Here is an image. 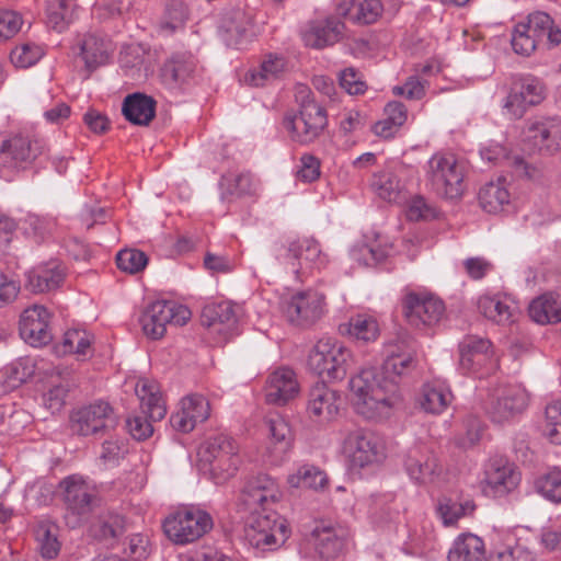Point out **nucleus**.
<instances>
[{"label":"nucleus","mask_w":561,"mask_h":561,"mask_svg":"<svg viewBox=\"0 0 561 561\" xmlns=\"http://www.w3.org/2000/svg\"><path fill=\"white\" fill-rule=\"evenodd\" d=\"M188 19V8L181 0H171L165 8L163 20L160 22V28L169 34L184 26Z\"/></svg>","instance_id":"nucleus-48"},{"label":"nucleus","mask_w":561,"mask_h":561,"mask_svg":"<svg viewBox=\"0 0 561 561\" xmlns=\"http://www.w3.org/2000/svg\"><path fill=\"white\" fill-rule=\"evenodd\" d=\"M339 14L357 24L375 23L382 12L380 0H348L337 7Z\"/></svg>","instance_id":"nucleus-28"},{"label":"nucleus","mask_w":561,"mask_h":561,"mask_svg":"<svg viewBox=\"0 0 561 561\" xmlns=\"http://www.w3.org/2000/svg\"><path fill=\"white\" fill-rule=\"evenodd\" d=\"M22 18L15 11L0 10V43L14 36L21 28Z\"/></svg>","instance_id":"nucleus-59"},{"label":"nucleus","mask_w":561,"mask_h":561,"mask_svg":"<svg viewBox=\"0 0 561 561\" xmlns=\"http://www.w3.org/2000/svg\"><path fill=\"white\" fill-rule=\"evenodd\" d=\"M59 489L68 511L66 518L73 527L101 507L102 497L79 476L66 477L59 482Z\"/></svg>","instance_id":"nucleus-6"},{"label":"nucleus","mask_w":561,"mask_h":561,"mask_svg":"<svg viewBox=\"0 0 561 561\" xmlns=\"http://www.w3.org/2000/svg\"><path fill=\"white\" fill-rule=\"evenodd\" d=\"M529 317L539 324L561 322V301L552 294H543L529 305Z\"/></svg>","instance_id":"nucleus-37"},{"label":"nucleus","mask_w":561,"mask_h":561,"mask_svg":"<svg viewBox=\"0 0 561 561\" xmlns=\"http://www.w3.org/2000/svg\"><path fill=\"white\" fill-rule=\"evenodd\" d=\"M371 187L380 198L396 203L400 199L404 185L393 170L386 169L374 174Z\"/></svg>","instance_id":"nucleus-38"},{"label":"nucleus","mask_w":561,"mask_h":561,"mask_svg":"<svg viewBox=\"0 0 561 561\" xmlns=\"http://www.w3.org/2000/svg\"><path fill=\"white\" fill-rule=\"evenodd\" d=\"M535 488L545 499L561 503V470L554 468L540 476L535 482Z\"/></svg>","instance_id":"nucleus-51"},{"label":"nucleus","mask_w":561,"mask_h":561,"mask_svg":"<svg viewBox=\"0 0 561 561\" xmlns=\"http://www.w3.org/2000/svg\"><path fill=\"white\" fill-rule=\"evenodd\" d=\"M43 141L30 136L15 135L3 140L0 148V165L12 170L25 169L43 152Z\"/></svg>","instance_id":"nucleus-18"},{"label":"nucleus","mask_w":561,"mask_h":561,"mask_svg":"<svg viewBox=\"0 0 561 561\" xmlns=\"http://www.w3.org/2000/svg\"><path fill=\"white\" fill-rule=\"evenodd\" d=\"M127 517L114 508L101 510L89 525V536L99 542L117 543L128 530Z\"/></svg>","instance_id":"nucleus-20"},{"label":"nucleus","mask_w":561,"mask_h":561,"mask_svg":"<svg viewBox=\"0 0 561 561\" xmlns=\"http://www.w3.org/2000/svg\"><path fill=\"white\" fill-rule=\"evenodd\" d=\"M239 446L237 442L219 434L208 438L198 450L199 461L207 469L214 482L221 484L232 478L240 465Z\"/></svg>","instance_id":"nucleus-3"},{"label":"nucleus","mask_w":561,"mask_h":561,"mask_svg":"<svg viewBox=\"0 0 561 561\" xmlns=\"http://www.w3.org/2000/svg\"><path fill=\"white\" fill-rule=\"evenodd\" d=\"M546 98L543 82L531 75H515L511 78L502 108L510 118L519 119L529 107L540 104Z\"/></svg>","instance_id":"nucleus-7"},{"label":"nucleus","mask_w":561,"mask_h":561,"mask_svg":"<svg viewBox=\"0 0 561 561\" xmlns=\"http://www.w3.org/2000/svg\"><path fill=\"white\" fill-rule=\"evenodd\" d=\"M70 385L67 383H58L54 385L45 394L44 402L45 405L53 412H58L65 405L66 397L69 392Z\"/></svg>","instance_id":"nucleus-63"},{"label":"nucleus","mask_w":561,"mask_h":561,"mask_svg":"<svg viewBox=\"0 0 561 561\" xmlns=\"http://www.w3.org/2000/svg\"><path fill=\"white\" fill-rule=\"evenodd\" d=\"M344 451L353 468H365L380 463L385 457V446L381 439L366 428L348 431L343 442Z\"/></svg>","instance_id":"nucleus-13"},{"label":"nucleus","mask_w":561,"mask_h":561,"mask_svg":"<svg viewBox=\"0 0 561 561\" xmlns=\"http://www.w3.org/2000/svg\"><path fill=\"white\" fill-rule=\"evenodd\" d=\"M339 397L324 382H318L311 388L308 400L309 413L319 421H330L339 412Z\"/></svg>","instance_id":"nucleus-27"},{"label":"nucleus","mask_w":561,"mask_h":561,"mask_svg":"<svg viewBox=\"0 0 561 561\" xmlns=\"http://www.w3.org/2000/svg\"><path fill=\"white\" fill-rule=\"evenodd\" d=\"M306 539L320 559L334 560L344 552L350 539V533L341 525L319 522Z\"/></svg>","instance_id":"nucleus-16"},{"label":"nucleus","mask_w":561,"mask_h":561,"mask_svg":"<svg viewBox=\"0 0 561 561\" xmlns=\"http://www.w3.org/2000/svg\"><path fill=\"white\" fill-rule=\"evenodd\" d=\"M221 186L224 187V194L237 197L252 195L255 192V183L249 172L240 173L238 175H224L221 179Z\"/></svg>","instance_id":"nucleus-49"},{"label":"nucleus","mask_w":561,"mask_h":561,"mask_svg":"<svg viewBox=\"0 0 561 561\" xmlns=\"http://www.w3.org/2000/svg\"><path fill=\"white\" fill-rule=\"evenodd\" d=\"M37 548L44 559H55L60 551V542L56 529L48 525H39L36 528Z\"/></svg>","instance_id":"nucleus-52"},{"label":"nucleus","mask_w":561,"mask_h":561,"mask_svg":"<svg viewBox=\"0 0 561 561\" xmlns=\"http://www.w3.org/2000/svg\"><path fill=\"white\" fill-rule=\"evenodd\" d=\"M453 400L451 391L440 382H428L422 388L419 404L421 409L431 414H440Z\"/></svg>","instance_id":"nucleus-34"},{"label":"nucleus","mask_w":561,"mask_h":561,"mask_svg":"<svg viewBox=\"0 0 561 561\" xmlns=\"http://www.w3.org/2000/svg\"><path fill=\"white\" fill-rule=\"evenodd\" d=\"M485 481L496 492L506 493L519 483V472L507 460L495 459L488 466Z\"/></svg>","instance_id":"nucleus-30"},{"label":"nucleus","mask_w":561,"mask_h":561,"mask_svg":"<svg viewBox=\"0 0 561 561\" xmlns=\"http://www.w3.org/2000/svg\"><path fill=\"white\" fill-rule=\"evenodd\" d=\"M353 255L357 261L363 262L364 265L371 266L383 262L389 255V251L380 247L363 245L357 251H353Z\"/></svg>","instance_id":"nucleus-64"},{"label":"nucleus","mask_w":561,"mask_h":561,"mask_svg":"<svg viewBox=\"0 0 561 561\" xmlns=\"http://www.w3.org/2000/svg\"><path fill=\"white\" fill-rule=\"evenodd\" d=\"M135 392L146 416L135 415L126 420V428L136 440H145L153 433L151 422L161 421L167 413L158 386L149 380L137 382Z\"/></svg>","instance_id":"nucleus-5"},{"label":"nucleus","mask_w":561,"mask_h":561,"mask_svg":"<svg viewBox=\"0 0 561 561\" xmlns=\"http://www.w3.org/2000/svg\"><path fill=\"white\" fill-rule=\"evenodd\" d=\"M511 44L514 51L522 56H530L540 46L526 22H519L514 26Z\"/></svg>","instance_id":"nucleus-50"},{"label":"nucleus","mask_w":561,"mask_h":561,"mask_svg":"<svg viewBox=\"0 0 561 561\" xmlns=\"http://www.w3.org/2000/svg\"><path fill=\"white\" fill-rule=\"evenodd\" d=\"M80 50L85 68L92 71L106 64L110 57L111 43L96 35L89 34L83 38Z\"/></svg>","instance_id":"nucleus-36"},{"label":"nucleus","mask_w":561,"mask_h":561,"mask_svg":"<svg viewBox=\"0 0 561 561\" xmlns=\"http://www.w3.org/2000/svg\"><path fill=\"white\" fill-rule=\"evenodd\" d=\"M214 526L211 516L202 510H182L168 516L163 533L175 545L185 546L196 541Z\"/></svg>","instance_id":"nucleus-8"},{"label":"nucleus","mask_w":561,"mask_h":561,"mask_svg":"<svg viewBox=\"0 0 561 561\" xmlns=\"http://www.w3.org/2000/svg\"><path fill=\"white\" fill-rule=\"evenodd\" d=\"M157 101L142 92L127 94L122 103V114L127 122L137 126H149L156 117Z\"/></svg>","instance_id":"nucleus-25"},{"label":"nucleus","mask_w":561,"mask_h":561,"mask_svg":"<svg viewBox=\"0 0 561 561\" xmlns=\"http://www.w3.org/2000/svg\"><path fill=\"white\" fill-rule=\"evenodd\" d=\"M426 81L416 76L409 77L404 84L392 88V93L398 96H404L408 100H421L425 95Z\"/></svg>","instance_id":"nucleus-60"},{"label":"nucleus","mask_w":561,"mask_h":561,"mask_svg":"<svg viewBox=\"0 0 561 561\" xmlns=\"http://www.w3.org/2000/svg\"><path fill=\"white\" fill-rule=\"evenodd\" d=\"M476 510L472 500L457 502L449 497H443L438 501L437 513L445 526L455 525L459 518L470 515Z\"/></svg>","instance_id":"nucleus-44"},{"label":"nucleus","mask_w":561,"mask_h":561,"mask_svg":"<svg viewBox=\"0 0 561 561\" xmlns=\"http://www.w3.org/2000/svg\"><path fill=\"white\" fill-rule=\"evenodd\" d=\"M351 351L331 336L319 339L309 352L307 365L318 376L328 380H342L351 367Z\"/></svg>","instance_id":"nucleus-4"},{"label":"nucleus","mask_w":561,"mask_h":561,"mask_svg":"<svg viewBox=\"0 0 561 561\" xmlns=\"http://www.w3.org/2000/svg\"><path fill=\"white\" fill-rule=\"evenodd\" d=\"M486 561H536V559L527 549L516 546L491 552Z\"/></svg>","instance_id":"nucleus-61"},{"label":"nucleus","mask_w":561,"mask_h":561,"mask_svg":"<svg viewBox=\"0 0 561 561\" xmlns=\"http://www.w3.org/2000/svg\"><path fill=\"white\" fill-rule=\"evenodd\" d=\"M526 23L527 27H530L534 38H537L540 45L554 47L561 43V30L548 13L533 12L527 16Z\"/></svg>","instance_id":"nucleus-31"},{"label":"nucleus","mask_w":561,"mask_h":561,"mask_svg":"<svg viewBox=\"0 0 561 561\" xmlns=\"http://www.w3.org/2000/svg\"><path fill=\"white\" fill-rule=\"evenodd\" d=\"M288 483L294 488L323 490L328 484V477L324 471L317 467L304 466L297 474L288 477Z\"/></svg>","instance_id":"nucleus-46"},{"label":"nucleus","mask_w":561,"mask_h":561,"mask_svg":"<svg viewBox=\"0 0 561 561\" xmlns=\"http://www.w3.org/2000/svg\"><path fill=\"white\" fill-rule=\"evenodd\" d=\"M321 175V161L311 153H304L299 158L295 176L304 183H313Z\"/></svg>","instance_id":"nucleus-57"},{"label":"nucleus","mask_w":561,"mask_h":561,"mask_svg":"<svg viewBox=\"0 0 561 561\" xmlns=\"http://www.w3.org/2000/svg\"><path fill=\"white\" fill-rule=\"evenodd\" d=\"M181 408L187 412L191 419L197 423H203L209 417V402L202 394H188L181 400Z\"/></svg>","instance_id":"nucleus-56"},{"label":"nucleus","mask_w":561,"mask_h":561,"mask_svg":"<svg viewBox=\"0 0 561 561\" xmlns=\"http://www.w3.org/2000/svg\"><path fill=\"white\" fill-rule=\"evenodd\" d=\"M344 27V23L334 16L311 21L301 33L302 41L308 47L322 49L341 41Z\"/></svg>","instance_id":"nucleus-23"},{"label":"nucleus","mask_w":561,"mask_h":561,"mask_svg":"<svg viewBox=\"0 0 561 561\" xmlns=\"http://www.w3.org/2000/svg\"><path fill=\"white\" fill-rule=\"evenodd\" d=\"M148 263V256L138 249H123L116 255L117 267L126 273L136 274Z\"/></svg>","instance_id":"nucleus-53"},{"label":"nucleus","mask_w":561,"mask_h":561,"mask_svg":"<svg viewBox=\"0 0 561 561\" xmlns=\"http://www.w3.org/2000/svg\"><path fill=\"white\" fill-rule=\"evenodd\" d=\"M426 178L433 191L444 198H458L463 192V169L451 154H434Z\"/></svg>","instance_id":"nucleus-10"},{"label":"nucleus","mask_w":561,"mask_h":561,"mask_svg":"<svg viewBox=\"0 0 561 561\" xmlns=\"http://www.w3.org/2000/svg\"><path fill=\"white\" fill-rule=\"evenodd\" d=\"M478 310L486 319L497 324H508L513 321L516 308L497 297L482 296L478 300Z\"/></svg>","instance_id":"nucleus-41"},{"label":"nucleus","mask_w":561,"mask_h":561,"mask_svg":"<svg viewBox=\"0 0 561 561\" xmlns=\"http://www.w3.org/2000/svg\"><path fill=\"white\" fill-rule=\"evenodd\" d=\"M445 304L430 293L409 290L402 297V312L408 323L416 329L433 328L445 316Z\"/></svg>","instance_id":"nucleus-12"},{"label":"nucleus","mask_w":561,"mask_h":561,"mask_svg":"<svg viewBox=\"0 0 561 561\" xmlns=\"http://www.w3.org/2000/svg\"><path fill=\"white\" fill-rule=\"evenodd\" d=\"M221 28L226 33L227 45L238 48L250 38L251 19L242 10H232L224 18Z\"/></svg>","instance_id":"nucleus-33"},{"label":"nucleus","mask_w":561,"mask_h":561,"mask_svg":"<svg viewBox=\"0 0 561 561\" xmlns=\"http://www.w3.org/2000/svg\"><path fill=\"white\" fill-rule=\"evenodd\" d=\"M237 321L233 305L230 301H220L206 305L201 313V323L210 328L219 324H234Z\"/></svg>","instance_id":"nucleus-43"},{"label":"nucleus","mask_w":561,"mask_h":561,"mask_svg":"<svg viewBox=\"0 0 561 561\" xmlns=\"http://www.w3.org/2000/svg\"><path fill=\"white\" fill-rule=\"evenodd\" d=\"M286 260V274L290 276L295 283L301 282V260L310 262L317 267L325 263V257L322 254L320 244L313 238L289 241Z\"/></svg>","instance_id":"nucleus-21"},{"label":"nucleus","mask_w":561,"mask_h":561,"mask_svg":"<svg viewBox=\"0 0 561 561\" xmlns=\"http://www.w3.org/2000/svg\"><path fill=\"white\" fill-rule=\"evenodd\" d=\"M117 416L105 401H95L70 414V428L79 436L103 437L116 428Z\"/></svg>","instance_id":"nucleus-9"},{"label":"nucleus","mask_w":561,"mask_h":561,"mask_svg":"<svg viewBox=\"0 0 561 561\" xmlns=\"http://www.w3.org/2000/svg\"><path fill=\"white\" fill-rule=\"evenodd\" d=\"M325 311L323 294L312 289L297 290L287 302L285 318L294 329L309 330L322 319Z\"/></svg>","instance_id":"nucleus-11"},{"label":"nucleus","mask_w":561,"mask_h":561,"mask_svg":"<svg viewBox=\"0 0 561 561\" xmlns=\"http://www.w3.org/2000/svg\"><path fill=\"white\" fill-rule=\"evenodd\" d=\"M44 55L43 48L34 43H23L11 50L10 58L14 66L28 68Z\"/></svg>","instance_id":"nucleus-55"},{"label":"nucleus","mask_w":561,"mask_h":561,"mask_svg":"<svg viewBox=\"0 0 561 561\" xmlns=\"http://www.w3.org/2000/svg\"><path fill=\"white\" fill-rule=\"evenodd\" d=\"M347 333L356 340L373 342L379 336L380 330L375 318L367 314H356L348 321Z\"/></svg>","instance_id":"nucleus-45"},{"label":"nucleus","mask_w":561,"mask_h":561,"mask_svg":"<svg viewBox=\"0 0 561 561\" xmlns=\"http://www.w3.org/2000/svg\"><path fill=\"white\" fill-rule=\"evenodd\" d=\"M128 454L127 444L124 440H105L102 445L101 459L104 462L118 465Z\"/></svg>","instance_id":"nucleus-62"},{"label":"nucleus","mask_w":561,"mask_h":561,"mask_svg":"<svg viewBox=\"0 0 561 561\" xmlns=\"http://www.w3.org/2000/svg\"><path fill=\"white\" fill-rule=\"evenodd\" d=\"M328 126V114L318 103H307L298 115L286 118V128L293 141L309 145L316 141Z\"/></svg>","instance_id":"nucleus-14"},{"label":"nucleus","mask_w":561,"mask_h":561,"mask_svg":"<svg viewBox=\"0 0 561 561\" xmlns=\"http://www.w3.org/2000/svg\"><path fill=\"white\" fill-rule=\"evenodd\" d=\"M280 73V58L277 54H267L262 60L259 69L249 70L244 81L252 87H264L270 82L277 81Z\"/></svg>","instance_id":"nucleus-39"},{"label":"nucleus","mask_w":561,"mask_h":561,"mask_svg":"<svg viewBox=\"0 0 561 561\" xmlns=\"http://www.w3.org/2000/svg\"><path fill=\"white\" fill-rule=\"evenodd\" d=\"M482 209L490 214H497L510 204L511 194L505 186V180L499 179L495 182L484 184L478 195Z\"/></svg>","instance_id":"nucleus-35"},{"label":"nucleus","mask_w":561,"mask_h":561,"mask_svg":"<svg viewBox=\"0 0 561 561\" xmlns=\"http://www.w3.org/2000/svg\"><path fill=\"white\" fill-rule=\"evenodd\" d=\"M279 497L277 483L266 474L244 483L237 505L240 513L250 514L244 525V539L251 547L262 551L275 549L276 533H280Z\"/></svg>","instance_id":"nucleus-2"},{"label":"nucleus","mask_w":561,"mask_h":561,"mask_svg":"<svg viewBox=\"0 0 561 561\" xmlns=\"http://www.w3.org/2000/svg\"><path fill=\"white\" fill-rule=\"evenodd\" d=\"M49 312L44 306L25 309L19 322L21 337L32 346L45 345L51 340L48 329Z\"/></svg>","instance_id":"nucleus-22"},{"label":"nucleus","mask_w":561,"mask_h":561,"mask_svg":"<svg viewBox=\"0 0 561 561\" xmlns=\"http://www.w3.org/2000/svg\"><path fill=\"white\" fill-rule=\"evenodd\" d=\"M482 159L499 163L501 160H507L508 164L514 168L517 176H525L527 179L535 178L536 168L528 164L524 158L519 156L507 157L506 149L500 145H495L489 148H484L480 151Z\"/></svg>","instance_id":"nucleus-40"},{"label":"nucleus","mask_w":561,"mask_h":561,"mask_svg":"<svg viewBox=\"0 0 561 561\" xmlns=\"http://www.w3.org/2000/svg\"><path fill=\"white\" fill-rule=\"evenodd\" d=\"M386 352L382 373L374 367L364 368L350 380L354 409L366 420H387L401 407V393L389 378L404 376L416 367L415 352L405 343H390Z\"/></svg>","instance_id":"nucleus-1"},{"label":"nucleus","mask_w":561,"mask_h":561,"mask_svg":"<svg viewBox=\"0 0 561 561\" xmlns=\"http://www.w3.org/2000/svg\"><path fill=\"white\" fill-rule=\"evenodd\" d=\"M523 149L529 153L552 154L561 150V118L541 117L524 130Z\"/></svg>","instance_id":"nucleus-15"},{"label":"nucleus","mask_w":561,"mask_h":561,"mask_svg":"<svg viewBox=\"0 0 561 561\" xmlns=\"http://www.w3.org/2000/svg\"><path fill=\"white\" fill-rule=\"evenodd\" d=\"M459 365L463 373H481V376L494 371L497 366L493 350L485 353L470 354V357L463 356V358H459Z\"/></svg>","instance_id":"nucleus-47"},{"label":"nucleus","mask_w":561,"mask_h":561,"mask_svg":"<svg viewBox=\"0 0 561 561\" xmlns=\"http://www.w3.org/2000/svg\"><path fill=\"white\" fill-rule=\"evenodd\" d=\"M528 404L527 391L519 385L499 386L490 394L486 411L495 422L522 413Z\"/></svg>","instance_id":"nucleus-17"},{"label":"nucleus","mask_w":561,"mask_h":561,"mask_svg":"<svg viewBox=\"0 0 561 561\" xmlns=\"http://www.w3.org/2000/svg\"><path fill=\"white\" fill-rule=\"evenodd\" d=\"M483 540L473 534H462L456 538L448 552V561H483Z\"/></svg>","instance_id":"nucleus-32"},{"label":"nucleus","mask_w":561,"mask_h":561,"mask_svg":"<svg viewBox=\"0 0 561 561\" xmlns=\"http://www.w3.org/2000/svg\"><path fill=\"white\" fill-rule=\"evenodd\" d=\"M75 0H47L46 23L57 31L62 32L72 21Z\"/></svg>","instance_id":"nucleus-42"},{"label":"nucleus","mask_w":561,"mask_h":561,"mask_svg":"<svg viewBox=\"0 0 561 561\" xmlns=\"http://www.w3.org/2000/svg\"><path fill=\"white\" fill-rule=\"evenodd\" d=\"M196 71L197 59L191 53H175L164 61L160 76L164 84L175 87L193 79Z\"/></svg>","instance_id":"nucleus-24"},{"label":"nucleus","mask_w":561,"mask_h":561,"mask_svg":"<svg viewBox=\"0 0 561 561\" xmlns=\"http://www.w3.org/2000/svg\"><path fill=\"white\" fill-rule=\"evenodd\" d=\"M403 467L408 476L419 484L434 482L442 473V466L426 445L410 447L403 455Z\"/></svg>","instance_id":"nucleus-19"},{"label":"nucleus","mask_w":561,"mask_h":561,"mask_svg":"<svg viewBox=\"0 0 561 561\" xmlns=\"http://www.w3.org/2000/svg\"><path fill=\"white\" fill-rule=\"evenodd\" d=\"M543 434L552 444H561V399L546 407Z\"/></svg>","instance_id":"nucleus-54"},{"label":"nucleus","mask_w":561,"mask_h":561,"mask_svg":"<svg viewBox=\"0 0 561 561\" xmlns=\"http://www.w3.org/2000/svg\"><path fill=\"white\" fill-rule=\"evenodd\" d=\"M340 85L351 95L363 94L367 85L355 68H345L340 73Z\"/></svg>","instance_id":"nucleus-58"},{"label":"nucleus","mask_w":561,"mask_h":561,"mask_svg":"<svg viewBox=\"0 0 561 561\" xmlns=\"http://www.w3.org/2000/svg\"><path fill=\"white\" fill-rule=\"evenodd\" d=\"M64 270L56 263L33 268L26 274L25 288L34 294L54 290L64 282Z\"/></svg>","instance_id":"nucleus-29"},{"label":"nucleus","mask_w":561,"mask_h":561,"mask_svg":"<svg viewBox=\"0 0 561 561\" xmlns=\"http://www.w3.org/2000/svg\"><path fill=\"white\" fill-rule=\"evenodd\" d=\"M173 317L171 301L157 300L144 310L139 322L146 336L159 340L164 335L167 324L172 323Z\"/></svg>","instance_id":"nucleus-26"}]
</instances>
